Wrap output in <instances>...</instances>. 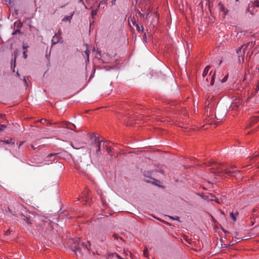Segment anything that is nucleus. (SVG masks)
Wrapping results in <instances>:
<instances>
[{
    "mask_svg": "<svg viewBox=\"0 0 259 259\" xmlns=\"http://www.w3.org/2000/svg\"><path fill=\"white\" fill-rule=\"evenodd\" d=\"M69 246L71 249L74 252L77 257H82L90 253L91 244L88 241V244L85 245L83 242L80 243L79 238L71 239L69 240Z\"/></svg>",
    "mask_w": 259,
    "mask_h": 259,
    "instance_id": "1",
    "label": "nucleus"
},
{
    "mask_svg": "<svg viewBox=\"0 0 259 259\" xmlns=\"http://www.w3.org/2000/svg\"><path fill=\"white\" fill-rule=\"evenodd\" d=\"M255 45V42H249L246 44H245L242 46L239 49L237 50V53L238 54L239 60H240V53H241V49H243V54H244L245 50L247 48V47H250L251 48L253 47Z\"/></svg>",
    "mask_w": 259,
    "mask_h": 259,
    "instance_id": "2",
    "label": "nucleus"
},
{
    "mask_svg": "<svg viewBox=\"0 0 259 259\" xmlns=\"http://www.w3.org/2000/svg\"><path fill=\"white\" fill-rule=\"evenodd\" d=\"M213 168H215V167H213ZM216 168L217 169V170H214L213 172L214 173H217V172H224L225 174H226L227 175H230L232 173H234L235 172V171H233V170H229V169H225V170H223L222 169H221V168H220L219 166H216Z\"/></svg>",
    "mask_w": 259,
    "mask_h": 259,
    "instance_id": "3",
    "label": "nucleus"
},
{
    "mask_svg": "<svg viewBox=\"0 0 259 259\" xmlns=\"http://www.w3.org/2000/svg\"><path fill=\"white\" fill-rule=\"evenodd\" d=\"M259 120V116L253 117L250 119L248 121V124L246 125V128L251 126L252 125L256 123Z\"/></svg>",
    "mask_w": 259,
    "mask_h": 259,
    "instance_id": "4",
    "label": "nucleus"
},
{
    "mask_svg": "<svg viewBox=\"0 0 259 259\" xmlns=\"http://www.w3.org/2000/svg\"><path fill=\"white\" fill-rule=\"evenodd\" d=\"M242 103V101L240 99H236L231 106L232 109L238 108Z\"/></svg>",
    "mask_w": 259,
    "mask_h": 259,
    "instance_id": "5",
    "label": "nucleus"
},
{
    "mask_svg": "<svg viewBox=\"0 0 259 259\" xmlns=\"http://www.w3.org/2000/svg\"><path fill=\"white\" fill-rule=\"evenodd\" d=\"M258 90H259V84H258L256 85V88H255V89L254 91L252 93H251V94H250V95L248 97V98H247V100H246V102H248L250 101V99H251V98H252L254 96H255V94L258 92Z\"/></svg>",
    "mask_w": 259,
    "mask_h": 259,
    "instance_id": "6",
    "label": "nucleus"
},
{
    "mask_svg": "<svg viewBox=\"0 0 259 259\" xmlns=\"http://www.w3.org/2000/svg\"><path fill=\"white\" fill-rule=\"evenodd\" d=\"M60 38H60L59 36L58 35V34H55L52 39L53 44L55 45L59 42L60 41Z\"/></svg>",
    "mask_w": 259,
    "mask_h": 259,
    "instance_id": "7",
    "label": "nucleus"
},
{
    "mask_svg": "<svg viewBox=\"0 0 259 259\" xmlns=\"http://www.w3.org/2000/svg\"><path fill=\"white\" fill-rule=\"evenodd\" d=\"M133 25L136 27L137 31L139 32H143V27L142 26L140 27L138 23L136 22V21L133 22Z\"/></svg>",
    "mask_w": 259,
    "mask_h": 259,
    "instance_id": "8",
    "label": "nucleus"
},
{
    "mask_svg": "<svg viewBox=\"0 0 259 259\" xmlns=\"http://www.w3.org/2000/svg\"><path fill=\"white\" fill-rule=\"evenodd\" d=\"M71 125H72V126H73L74 127H76V126L75 124L70 123L69 122H65L64 127L73 131L74 129L72 128Z\"/></svg>",
    "mask_w": 259,
    "mask_h": 259,
    "instance_id": "9",
    "label": "nucleus"
},
{
    "mask_svg": "<svg viewBox=\"0 0 259 259\" xmlns=\"http://www.w3.org/2000/svg\"><path fill=\"white\" fill-rule=\"evenodd\" d=\"M1 142H2L7 144L14 145L15 144V140L13 138H11L8 140H1Z\"/></svg>",
    "mask_w": 259,
    "mask_h": 259,
    "instance_id": "10",
    "label": "nucleus"
},
{
    "mask_svg": "<svg viewBox=\"0 0 259 259\" xmlns=\"http://www.w3.org/2000/svg\"><path fill=\"white\" fill-rule=\"evenodd\" d=\"M95 141H98V142H99V144L98 145V149H97L96 150V153L97 154H99V152L100 151V149H101V143L102 142V141H99V139L98 138H96L95 139Z\"/></svg>",
    "mask_w": 259,
    "mask_h": 259,
    "instance_id": "11",
    "label": "nucleus"
},
{
    "mask_svg": "<svg viewBox=\"0 0 259 259\" xmlns=\"http://www.w3.org/2000/svg\"><path fill=\"white\" fill-rule=\"evenodd\" d=\"M23 23L21 21H17L15 22L14 26L16 27L17 29H19L21 28L22 27Z\"/></svg>",
    "mask_w": 259,
    "mask_h": 259,
    "instance_id": "12",
    "label": "nucleus"
},
{
    "mask_svg": "<svg viewBox=\"0 0 259 259\" xmlns=\"http://www.w3.org/2000/svg\"><path fill=\"white\" fill-rule=\"evenodd\" d=\"M210 66H207L205 69H204V71L202 73L203 77H205L208 73V72L209 71V69H210Z\"/></svg>",
    "mask_w": 259,
    "mask_h": 259,
    "instance_id": "13",
    "label": "nucleus"
},
{
    "mask_svg": "<svg viewBox=\"0 0 259 259\" xmlns=\"http://www.w3.org/2000/svg\"><path fill=\"white\" fill-rule=\"evenodd\" d=\"M251 5H248V7L246 9V12H249L252 16L254 15L253 12L252 10H250V8H251Z\"/></svg>",
    "mask_w": 259,
    "mask_h": 259,
    "instance_id": "14",
    "label": "nucleus"
},
{
    "mask_svg": "<svg viewBox=\"0 0 259 259\" xmlns=\"http://www.w3.org/2000/svg\"><path fill=\"white\" fill-rule=\"evenodd\" d=\"M81 162V165L80 166V168L82 169H85V167H86L85 170H87V167L88 165H90L89 163H87V165H85V162H82V161Z\"/></svg>",
    "mask_w": 259,
    "mask_h": 259,
    "instance_id": "15",
    "label": "nucleus"
},
{
    "mask_svg": "<svg viewBox=\"0 0 259 259\" xmlns=\"http://www.w3.org/2000/svg\"><path fill=\"white\" fill-rule=\"evenodd\" d=\"M251 7H259V0L255 1L253 4H251Z\"/></svg>",
    "mask_w": 259,
    "mask_h": 259,
    "instance_id": "16",
    "label": "nucleus"
},
{
    "mask_svg": "<svg viewBox=\"0 0 259 259\" xmlns=\"http://www.w3.org/2000/svg\"><path fill=\"white\" fill-rule=\"evenodd\" d=\"M72 15H73V14H72L70 16H65L62 20L63 21H70L72 19Z\"/></svg>",
    "mask_w": 259,
    "mask_h": 259,
    "instance_id": "17",
    "label": "nucleus"
},
{
    "mask_svg": "<svg viewBox=\"0 0 259 259\" xmlns=\"http://www.w3.org/2000/svg\"><path fill=\"white\" fill-rule=\"evenodd\" d=\"M105 146L106 147V151L108 153V154H110V152H111V147H108L107 146V145H105Z\"/></svg>",
    "mask_w": 259,
    "mask_h": 259,
    "instance_id": "18",
    "label": "nucleus"
},
{
    "mask_svg": "<svg viewBox=\"0 0 259 259\" xmlns=\"http://www.w3.org/2000/svg\"><path fill=\"white\" fill-rule=\"evenodd\" d=\"M7 128V126L4 124H0V133Z\"/></svg>",
    "mask_w": 259,
    "mask_h": 259,
    "instance_id": "19",
    "label": "nucleus"
},
{
    "mask_svg": "<svg viewBox=\"0 0 259 259\" xmlns=\"http://www.w3.org/2000/svg\"><path fill=\"white\" fill-rule=\"evenodd\" d=\"M214 76H215V74L214 73L211 78L210 84L211 85H212L214 84Z\"/></svg>",
    "mask_w": 259,
    "mask_h": 259,
    "instance_id": "20",
    "label": "nucleus"
},
{
    "mask_svg": "<svg viewBox=\"0 0 259 259\" xmlns=\"http://www.w3.org/2000/svg\"><path fill=\"white\" fill-rule=\"evenodd\" d=\"M97 10H92V16L93 18H94L95 16L97 15Z\"/></svg>",
    "mask_w": 259,
    "mask_h": 259,
    "instance_id": "21",
    "label": "nucleus"
},
{
    "mask_svg": "<svg viewBox=\"0 0 259 259\" xmlns=\"http://www.w3.org/2000/svg\"><path fill=\"white\" fill-rule=\"evenodd\" d=\"M230 217L231 218H232V219L234 221H236V219L235 217V214L233 213V212H230Z\"/></svg>",
    "mask_w": 259,
    "mask_h": 259,
    "instance_id": "22",
    "label": "nucleus"
},
{
    "mask_svg": "<svg viewBox=\"0 0 259 259\" xmlns=\"http://www.w3.org/2000/svg\"><path fill=\"white\" fill-rule=\"evenodd\" d=\"M219 6L220 7V8L221 10V11H225V8L221 3L219 4Z\"/></svg>",
    "mask_w": 259,
    "mask_h": 259,
    "instance_id": "23",
    "label": "nucleus"
},
{
    "mask_svg": "<svg viewBox=\"0 0 259 259\" xmlns=\"http://www.w3.org/2000/svg\"><path fill=\"white\" fill-rule=\"evenodd\" d=\"M18 33H20V31L19 29H17V30H16L15 31H14L13 33H12V34L13 35H16Z\"/></svg>",
    "mask_w": 259,
    "mask_h": 259,
    "instance_id": "24",
    "label": "nucleus"
},
{
    "mask_svg": "<svg viewBox=\"0 0 259 259\" xmlns=\"http://www.w3.org/2000/svg\"><path fill=\"white\" fill-rule=\"evenodd\" d=\"M23 220L28 224L30 223V222H29V219L27 217H24Z\"/></svg>",
    "mask_w": 259,
    "mask_h": 259,
    "instance_id": "25",
    "label": "nucleus"
},
{
    "mask_svg": "<svg viewBox=\"0 0 259 259\" xmlns=\"http://www.w3.org/2000/svg\"><path fill=\"white\" fill-rule=\"evenodd\" d=\"M111 255H112V256H116V257H117V258H119V259H120V258H120V256H119L117 253H115V252H114V253H112V254H111Z\"/></svg>",
    "mask_w": 259,
    "mask_h": 259,
    "instance_id": "26",
    "label": "nucleus"
},
{
    "mask_svg": "<svg viewBox=\"0 0 259 259\" xmlns=\"http://www.w3.org/2000/svg\"><path fill=\"white\" fill-rule=\"evenodd\" d=\"M57 155V154H50L48 155V157L51 158L52 157H55Z\"/></svg>",
    "mask_w": 259,
    "mask_h": 259,
    "instance_id": "27",
    "label": "nucleus"
},
{
    "mask_svg": "<svg viewBox=\"0 0 259 259\" xmlns=\"http://www.w3.org/2000/svg\"><path fill=\"white\" fill-rule=\"evenodd\" d=\"M228 78V75H227L226 76L224 77V78L222 80V82H225Z\"/></svg>",
    "mask_w": 259,
    "mask_h": 259,
    "instance_id": "28",
    "label": "nucleus"
},
{
    "mask_svg": "<svg viewBox=\"0 0 259 259\" xmlns=\"http://www.w3.org/2000/svg\"><path fill=\"white\" fill-rule=\"evenodd\" d=\"M23 57L25 59L27 58L26 51H24L23 53Z\"/></svg>",
    "mask_w": 259,
    "mask_h": 259,
    "instance_id": "29",
    "label": "nucleus"
},
{
    "mask_svg": "<svg viewBox=\"0 0 259 259\" xmlns=\"http://www.w3.org/2000/svg\"><path fill=\"white\" fill-rule=\"evenodd\" d=\"M85 54H86V55H87V56L88 60H89V51H86L85 52Z\"/></svg>",
    "mask_w": 259,
    "mask_h": 259,
    "instance_id": "30",
    "label": "nucleus"
},
{
    "mask_svg": "<svg viewBox=\"0 0 259 259\" xmlns=\"http://www.w3.org/2000/svg\"><path fill=\"white\" fill-rule=\"evenodd\" d=\"M10 230H7V231L5 232V235H8L9 234H10Z\"/></svg>",
    "mask_w": 259,
    "mask_h": 259,
    "instance_id": "31",
    "label": "nucleus"
},
{
    "mask_svg": "<svg viewBox=\"0 0 259 259\" xmlns=\"http://www.w3.org/2000/svg\"><path fill=\"white\" fill-rule=\"evenodd\" d=\"M143 39L146 41V39H147V37H146V34L145 33L144 35H143Z\"/></svg>",
    "mask_w": 259,
    "mask_h": 259,
    "instance_id": "32",
    "label": "nucleus"
},
{
    "mask_svg": "<svg viewBox=\"0 0 259 259\" xmlns=\"http://www.w3.org/2000/svg\"><path fill=\"white\" fill-rule=\"evenodd\" d=\"M44 122H45V121H46V119H40V122L41 123H44Z\"/></svg>",
    "mask_w": 259,
    "mask_h": 259,
    "instance_id": "33",
    "label": "nucleus"
},
{
    "mask_svg": "<svg viewBox=\"0 0 259 259\" xmlns=\"http://www.w3.org/2000/svg\"><path fill=\"white\" fill-rule=\"evenodd\" d=\"M211 200H214L216 202H217L218 203H220V202L218 201V199H211Z\"/></svg>",
    "mask_w": 259,
    "mask_h": 259,
    "instance_id": "34",
    "label": "nucleus"
},
{
    "mask_svg": "<svg viewBox=\"0 0 259 259\" xmlns=\"http://www.w3.org/2000/svg\"><path fill=\"white\" fill-rule=\"evenodd\" d=\"M61 33H62V32L60 30H59L57 34H58V35L59 36V35H60L61 34Z\"/></svg>",
    "mask_w": 259,
    "mask_h": 259,
    "instance_id": "35",
    "label": "nucleus"
},
{
    "mask_svg": "<svg viewBox=\"0 0 259 259\" xmlns=\"http://www.w3.org/2000/svg\"><path fill=\"white\" fill-rule=\"evenodd\" d=\"M147 249H145L144 250V254L145 256H146Z\"/></svg>",
    "mask_w": 259,
    "mask_h": 259,
    "instance_id": "36",
    "label": "nucleus"
},
{
    "mask_svg": "<svg viewBox=\"0 0 259 259\" xmlns=\"http://www.w3.org/2000/svg\"><path fill=\"white\" fill-rule=\"evenodd\" d=\"M28 47L27 46H25V45L24 44H23V49H25L26 48H27Z\"/></svg>",
    "mask_w": 259,
    "mask_h": 259,
    "instance_id": "37",
    "label": "nucleus"
},
{
    "mask_svg": "<svg viewBox=\"0 0 259 259\" xmlns=\"http://www.w3.org/2000/svg\"><path fill=\"white\" fill-rule=\"evenodd\" d=\"M246 76H247V74L246 73H245V76H244V78L243 79V81L245 80L246 79Z\"/></svg>",
    "mask_w": 259,
    "mask_h": 259,
    "instance_id": "38",
    "label": "nucleus"
},
{
    "mask_svg": "<svg viewBox=\"0 0 259 259\" xmlns=\"http://www.w3.org/2000/svg\"><path fill=\"white\" fill-rule=\"evenodd\" d=\"M140 15L141 17H144V14H141V13H140Z\"/></svg>",
    "mask_w": 259,
    "mask_h": 259,
    "instance_id": "39",
    "label": "nucleus"
},
{
    "mask_svg": "<svg viewBox=\"0 0 259 259\" xmlns=\"http://www.w3.org/2000/svg\"><path fill=\"white\" fill-rule=\"evenodd\" d=\"M31 146V148H32L33 149H34V150H35V148L34 147V146H33V145H32Z\"/></svg>",
    "mask_w": 259,
    "mask_h": 259,
    "instance_id": "40",
    "label": "nucleus"
},
{
    "mask_svg": "<svg viewBox=\"0 0 259 259\" xmlns=\"http://www.w3.org/2000/svg\"><path fill=\"white\" fill-rule=\"evenodd\" d=\"M215 117L216 118L218 119V120H221V118H219L218 117V116L217 115H215Z\"/></svg>",
    "mask_w": 259,
    "mask_h": 259,
    "instance_id": "41",
    "label": "nucleus"
},
{
    "mask_svg": "<svg viewBox=\"0 0 259 259\" xmlns=\"http://www.w3.org/2000/svg\"><path fill=\"white\" fill-rule=\"evenodd\" d=\"M214 164L215 165H216V164H215V163H214ZM213 165V162H212V163H210V164H209V165H210V166H211V165Z\"/></svg>",
    "mask_w": 259,
    "mask_h": 259,
    "instance_id": "42",
    "label": "nucleus"
},
{
    "mask_svg": "<svg viewBox=\"0 0 259 259\" xmlns=\"http://www.w3.org/2000/svg\"><path fill=\"white\" fill-rule=\"evenodd\" d=\"M12 3V0H10L9 1V5H11Z\"/></svg>",
    "mask_w": 259,
    "mask_h": 259,
    "instance_id": "43",
    "label": "nucleus"
},
{
    "mask_svg": "<svg viewBox=\"0 0 259 259\" xmlns=\"http://www.w3.org/2000/svg\"><path fill=\"white\" fill-rule=\"evenodd\" d=\"M148 14H144V17H145L146 18H147V16Z\"/></svg>",
    "mask_w": 259,
    "mask_h": 259,
    "instance_id": "44",
    "label": "nucleus"
},
{
    "mask_svg": "<svg viewBox=\"0 0 259 259\" xmlns=\"http://www.w3.org/2000/svg\"><path fill=\"white\" fill-rule=\"evenodd\" d=\"M113 236H114L115 238H117V235H116V234H114V235H113Z\"/></svg>",
    "mask_w": 259,
    "mask_h": 259,
    "instance_id": "45",
    "label": "nucleus"
},
{
    "mask_svg": "<svg viewBox=\"0 0 259 259\" xmlns=\"http://www.w3.org/2000/svg\"><path fill=\"white\" fill-rule=\"evenodd\" d=\"M1 116V117L3 118V117L4 116V115L2 114V115H1V116Z\"/></svg>",
    "mask_w": 259,
    "mask_h": 259,
    "instance_id": "46",
    "label": "nucleus"
},
{
    "mask_svg": "<svg viewBox=\"0 0 259 259\" xmlns=\"http://www.w3.org/2000/svg\"><path fill=\"white\" fill-rule=\"evenodd\" d=\"M24 80L25 82H26V79L25 77L24 78Z\"/></svg>",
    "mask_w": 259,
    "mask_h": 259,
    "instance_id": "47",
    "label": "nucleus"
},
{
    "mask_svg": "<svg viewBox=\"0 0 259 259\" xmlns=\"http://www.w3.org/2000/svg\"><path fill=\"white\" fill-rule=\"evenodd\" d=\"M71 127H72V128H73L74 130V128H75V127H74L72 126V125H71Z\"/></svg>",
    "mask_w": 259,
    "mask_h": 259,
    "instance_id": "48",
    "label": "nucleus"
},
{
    "mask_svg": "<svg viewBox=\"0 0 259 259\" xmlns=\"http://www.w3.org/2000/svg\"><path fill=\"white\" fill-rule=\"evenodd\" d=\"M23 142H21V143L19 145V146H20L22 144H23Z\"/></svg>",
    "mask_w": 259,
    "mask_h": 259,
    "instance_id": "49",
    "label": "nucleus"
},
{
    "mask_svg": "<svg viewBox=\"0 0 259 259\" xmlns=\"http://www.w3.org/2000/svg\"><path fill=\"white\" fill-rule=\"evenodd\" d=\"M235 167V166L234 165H232V166H231V167H233V168H234V167Z\"/></svg>",
    "mask_w": 259,
    "mask_h": 259,
    "instance_id": "50",
    "label": "nucleus"
},
{
    "mask_svg": "<svg viewBox=\"0 0 259 259\" xmlns=\"http://www.w3.org/2000/svg\"><path fill=\"white\" fill-rule=\"evenodd\" d=\"M257 156H258L257 154L255 155L254 157H257Z\"/></svg>",
    "mask_w": 259,
    "mask_h": 259,
    "instance_id": "51",
    "label": "nucleus"
},
{
    "mask_svg": "<svg viewBox=\"0 0 259 259\" xmlns=\"http://www.w3.org/2000/svg\"><path fill=\"white\" fill-rule=\"evenodd\" d=\"M236 2H238V0H236Z\"/></svg>",
    "mask_w": 259,
    "mask_h": 259,
    "instance_id": "52",
    "label": "nucleus"
}]
</instances>
